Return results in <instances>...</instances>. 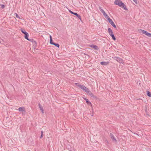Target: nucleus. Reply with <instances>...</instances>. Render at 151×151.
Returning <instances> with one entry per match:
<instances>
[{"label": "nucleus", "instance_id": "14", "mask_svg": "<svg viewBox=\"0 0 151 151\" xmlns=\"http://www.w3.org/2000/svg\"><path fill=\"white\" fill-rule=\"evenodd\" d=\"M24 34V35L25 38L27 40H29V39L28 38L29 34L27 32H26L25 34Z\"/></svg>", "mask_w": 151, "mask_h": 151}, {"label": "nucleus", "instance_id": "4", "mask_svg": "<svg viewBox=\"0 0 151 151\" xmlns=\"http://www.w3.org/2000/svg\"><path fill=\"white\" fill-rule=\"evenodd\" d=\"M139 31L140 32L144 34L145 35H146L147 36L149 37L150 33L148 32L147 31L144 30H143L141 29L139 30Z\"/></svg>", "mask_w": 151, "mask_h": 151}, {"label": "nucleus", "instance_id": "8", "mask_svg": "<svg viewBox=\"0 0 151 151\" xmlns=\"http://www.w3.org/2000/svg\"><path fill=\"white\" fill-rule=\"evenodd\" d=\"M109 135L112 140L115 141V142H117V140H116L115 138L112 133H110Z\"/></svg>", "mask_w": 151, "mask_h": 151}, {"label": "nucleus", "instance_id": "24", "mask_svg": "<svg viewBox=\"0 0 151 151\" xmlns=\"http://www.w3.org/2000/svg\"><path fill=\"white\" fill-rule=\"evenodd\" d=\"M43 131H41V135L40 137V138H42L43 137Z\"/></svg>", "mask_w": 151, "mask_h": 151}, {"label": "nucleus", "instance_id": "5", "mask_svg": "<svg viewBox=\"0 0 151 151\" xmlns=\"http://www.w3.org/2000/svg\"><path fill=\"white\" fill-rule=\"evenodd\" d=\"M107 20L110 23V24L115 28L116 29V27L114 23V22H113L112 19H110L109 17L108 18H107Z\"/></svg>", "mask_w": 151, "mask_h": 151}, {"label": "nucleus", "instance_id": "11", "mask_svg": "<svg viewBox=\"0 0 151 151\" xmlns=\"http://www.w3.org/2000/svg\"><path fill=\"white\" fill-rule=\"evenodd\" d=\"M101 12L103 13L105 17L106 18H107V17L108 18L109 17L103 9H102L101 10Z\"/></svg>", "mask_w": 151, "mask_h": 151}, {"label": "nucleus", "instance_id": "27", "mask_svg": "<svg viewBox=\"0 0 151 151\" xmlns=\"http://www.w3.org/2000/svg\"><path fill=\"white\" fill-rule=\"evenodd\" d=\"M137 100L138 101H139V103L140 104L141 103L143 102L142 100L140 99H137Z\"/></svg>", "mask_w": 151, "mask_h": 151}, {"label": "nucleus", "instance_id": "28", "mask_svg": "<svg viewBox=\"0 0 151 151\" xmlns=\"http://www.w3.org/2000/svg\"><path fill=\"white\" fill-rule=\"evenodd\" d=\"M68 11H69V12H70V13H71V14H73L74 15V14L75 13V12H74L70 10H68Z\"/></svg>", "mask_w": 151, "mask_h": 151}, {"label": "nucleus", "instance_id": "22", "mask_svg": "<svg viewBox=\"0 0 151 151\" xmlns=\"http://www.w3.org/2000/svg\"><path fill=\"white\" fill-rule=\"evenodd\" d=\"M20 30L23 34H25L27 32L24 29H21Z\"/></svg>", "mask_w": 151, "mask_h": 151}, {"label": "nucleus", "instance_id": "26", "mask_svg": "<svg viewBox=\"0 0 151 151\" xmlns=\"http://www.w3.org/2000/svg\"><path fill=\"white\" fill-rule=\"evenodd\" d=\"M14 16H16V17L18 18H19V19H20V17H19V16L16 13H15L14 14Z\"/></svg>", "mask_w": 151, "mask_h": 151}, {"label": "nucleus", "instance_id": "3", "mask_svg": "<svg viewBox=\"0 0 151 151\" xmlns=\"http://www.w3.org/2000/svg\"><path fill=\"white\" fill-rule=\"evenodd\" d=\"M114 59L116 60L117 61L120 63H121L122 64L124 63L123 60L121 58L117 57H115L114 58Z\"/></svg>", "mask_w": 151, "mask_h": 151}, {"label": "nucleus", "instance_id": "9", "mask_svg": "<svg viewBox=\"0 0 151 151\" xmlns=\"http://www.w3.org/2000/svg\"><path fill=\"white\" fill-rule=\"evenodd\" d=\"M18 110L19 111H22V112H25L26 111L25 108L23 106L19 107Z\"/></svg>", "mask_w": 151, "mask_h": 151}, {"label": "nucleus", "instance_id": "17", "mask_svg": "<svg viewBox=\"0 0 151 151\" xmlns=\"http://www.w3.org/2000/svg\"><path fill=\"white\" fill-rule=\"evenodd\" d=\"M111 37L112 39L114 40L116 39L115 37L114 36L113 33L109 35Z\"/></svg>", "mask_w": 151, "mask_h": 151}, {"label": "nucleus", "instance_id": "23", "mask_svg": "<svg viewBox=\"0 0 151 151\" xmlns=\"http://www.w3.org/2000/svg\"><path fill=\"white\" fill-rule=\"evenodd\" d=\"M86 92L89 95L91 93H92V92L90 91L89 89H88V91H87V92Z\"/></svg>", "mask_w": 151, "mask_h": 151}, {"label": "nucleus", "instance_id": "33", "mask_svg": "<svg viewBox=\"0 0 151 151\" xmlns=\"http://www.w3.org/2000/svg\"><path fill=\"white\" fill-rule=\"evenodd\" d=\"M92 116H93V114L92 115H91Z\"/></svg>", "mask_w": 151, "mask_h": 151}, {"label": "nucleus", "instance_id": "19", "mask_svg": "<svg viewBox=\"0 0 151 151\" xmlns=\"http://www.w3.org/2000/svg\"><path fill=\"white\" fill-rule=\"evenodd\" d=\"M89 96H91V97H93L95 99H98L97 96H94L92 93H91L90 95H89Z\"/></svg>", "mask_w": 151, "mask_h": 151}, {"label": "nucleus", "instance_id": "13", "mask_svg": "<svg viewBox=\"0 0 151 151\" xmlns=\"http://www.w3.org/2000/svg\"><path fill=\"white\" fill-rule=\"evenodd\" d=\"M38 105L40 110L42 113H43L44 110L42 106L39 103L38 104Z\"/></svg>", "mask_w": 151, "mask_h": 151}, {"label": "nucleus", "instance_id": "34", "mask_svg": "<svg viewBox=\"0 0 151 151\" xmlns=\"http://www.w3.org/2000/svg\"><path fill=\"white\" fill-rule=\"evenodd\" d=\"M0 43H1V42L0 41Z\"/></svg>", "mask_w": 151, "mask_h": 151}, {"label": "nucleus", "instance_id": "10", "mask_svg": "<svg viewBox=\"0 0 151 151\" xmlns=\"http://www.w3.org/2000/svg\"><path fill=\"white\" fill-rule=\"evenodd\" d=\"M109 62H101L100 63V64L103 65H106L109 64Z\"/></svg>", "mask_w": 151, "mask_h": 151}, {"label": "nucleus", "instance_id": "16", "mask_svg": "<svg viewBox=\"0 0 151 151\" xmlns=\"http://www.w3.org/2000/svg\"><path fill=\"white\" fill-rule=\"evenodd\" d=\"M50 44L52 45L54 42H53V40H52V36L51 35H50Z\"/></svg>", "mask_w": 151, "mask_h": 151}, {"label": "nucleus", "instance_id": "12", "mask_svg": "<svg viewBox=\"0 0 151 151\" xmlns=\"http://www.w3.org/2000/svg\"><path fill=\"white\" fill-rule=\"evenodd\" d=\"M29 41L32 42V43L34 44V45H35L36 46L37 45V43L36 42V41L34 40L33 39H29V40H28Z\"/></svg>", "mask_w": 151, "mask_h": 151}, {"label": "nucleus", "instance_id": "20", "mask_svg": "<svg viewBox=\"0 0 151 151\" xmlns=\"http://www.w3.org/2000/svg\"><path fill=\"white\" fill-rule=\"evenodd\" d=\"M146 92L147 96L149 97H151V93L150 92L148 91H147Z\"/></svg>", "mask_w": 151, "mask_h": 151}, {"label": "nucleus", "instance_id": "31", "mask_svg": "<svg viewBox=\"0 0 151 151\" xmlns=\"http://www.w3.org/2000/svg\"><path fill=\"white\" fill-rule=\"evenodd\" d=\"M149 37H151V33H150V35Z\"/></svg>", "mask_w": 151, "mask_h": 151}, {"label": "nucleus", "instance_id": "25", "mask_svg": "<svg viewBox=\"0 0 151 151\" xmlns=\"http://www.w3.org/2000/svg\"><path fill=\"white\" fill-rule=\"evenodd\" d=\"M43 131H41V135L40 137V138H42L43 137Z\"/></svg>", "mask_w": 151, "mask_h": 151}, {"label": "nucleus", "instance_id": "21", "mask_svg": "<svg viewBox=\"0 0 151 151\" xmlns=\"http://www.w3.org/2000/svg\"><path fill=\"white\" fill-rule=\"evenodd\" d=\"M52 45L55 46L57 47H58V48L59 47L60 45L58 43H56L55 42H54Z\"/></svg>", "mask_w": 151, "mask_h": 151}, {"label": "nucleus", "instance_id": "18", "mask_svg": "<svg viewBox=\"0 0 151 151\" xmlns=\"http://www.w3.org/2000/svg\"><path fill=\"white\" fill-rule=\"evenodd\" d=\"M108 32L109 35L113 33L112 30L110 28H108Z\"/></svg>", "mask_w": 151, "mask_h": 151}, {"label": "nucleus", "instance_id": "29", "mask_svg": "<svg viewBox=\"0 0 151 151\" xmlns=\"http://www.w3.org/2000/svg\"><path fill=\"white\" fill-rule=\"evenodd\" d=\"M1 8L4 9L5 7V5L3 4H1L0 5Z\"/></svg>", "mask_w": 151, "mask_h": 151}, {"label": "nucleus", "instance_id": "2", "mask_svg": "<svg viewBox=\"0 0 151 151\" xmlns=\"http://www.w3.org/2000/svg\"><path fill=\"white\" fill-rule=\"evenodd\" d=\"M75 85L79 88H80L82 90H83L84 91L86 92L88 91V88L86 87L83 85L80 84L79 83H76L75 84Z\"/></svg>", "mask_w": 151, "mask_h": 151}, {"label": "nucleus", "instance_id": "7", "mask_svg": "<svg viewBox=\"0 0 151 151\" xmlns=\"http://www.w3.org/2000/svg\"><path fill=\"white\" fill-rule=\"evenodd\" d=\"M84 100H86V102L88 105H90L92 107V106L91 103L88 100V99H86L85 97Z\"/></svg>", "mask_w": 151, "mask_h": 151}, {"label": "nucleus", "instance_id": "6", "mask_svg": "<svg viewBox=\"0 0 151 151\" xmlns=\"http://www.w3.org/2000/svg\"><path fill=\"white\" fill-rule=\"evenodd\" d=\"M90 46L91 47L93 48L94 50H99L98 47L96 45L93 44Z\"/></svg>", "mask_w": 151, "mask_h": 151}, {"label": "nucleus", "instance_id": "30", "mask_svg": "<svg viewBox=\"0 0 151 151\" xmlns=\"http://www.w3.org/2000/svg\"><path fill=\"white\" fill-rule=\"evenodd\" d=\"M133 1L135 2L136 4H137V0H133Z\"/></svg>", "mask_w": 151, "mask_h": 151}, {"label": "nucleus", "instance_id": "15", "mask_svg": "<svg viewBox=\"0 0 151 151\" xmlns=\"http://www.w3.org/2000/svg\"><path fill=\"white\" fill-rule=\"evenodd\" d=\"M74 15L76 16L81 21V16L79 14H78L77 13H75Z\"/></svg>", "mask_w": 151, "mask_h": 151}, {"label": "nucleus", "instance_id": "1", "mask_svg": "<svg viewBox=\"0 0 151 151\" xmlns=\"http://www.w3.org/2000/svg\"><path fill=\"white\" fill-rule=\"evenodd\" d=\"M114 3L115 4L118 5L121 7L123 8L124 10L127 9L125 5L120 0H116Z\"/></svg>", "mask_w": 151, "mask_h": 151}, {"label": "nucleus", "instance_id": "32", "mask_svg": "<svg viewBox=\"0 0 151 151\" xmlns=\"http://www.w3.org/2000/svg\"><path fill=\"white\" fill-rule=\"evenodd\" d=\"M85 96H84V97H83V98L84 99H85Z\"/></svg>", "mask_w": 151, "mask_h": 151}]
</instances>
